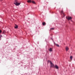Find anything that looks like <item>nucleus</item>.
Returning a JSON list of instances; mask_svg holds the SVG:
<instances>
[{"label": "nucleus", "mask_w": 75, "mask_h": 75, "mask_svg": "<svg viewBox=\"0 0 75 75\" xmlns=\"http://www.w3.org/2000/svg\"><path fill=\"white\" fill-rule=\"evenodd\" d=\"M18 2L17 0H16L15 1V2L14 3V4L16 6H19V5L20 4V3H18Z\"/></svg>", "instance_id": "f257e3e1"}, {"label": "nucleus", "mask_w": 75, "mask_h": 75, "mask_svg": "<svg viewBox=\"0 0 75 75\" xmlns=\"http://www.w3.org/2000/svg\"><path fill=\"white\" fill-rule=\"evenodd\" d=\"M66 18H67L68 20H70L72 19V17L68 16L67 17H66Z\"/></svg>", "instance_id": "f03ea898"}, {"label": "nucleus", "mask_w": 75, "mask_h": 75, "mask_svg": "<svg viewBox=\"0 0 75 75\" xmlns=\"http://www.w3.org/2000/svg\"><path fill=\"white\" fill-rule=\"evenodd\" d=\"M50 65H51V66L50 67L51 68H54V64L52 63H51L50 64Z\"/></svg>", "instance_id": "7ed1b4c3"}, {"label": "nucleus", "mask_w": 75, "mask_h": 75, "mask_svg": "<svg viewBox=\"0 0 75 75\" xmlns=\"http://www.w3.org/2000/svg\"><path fill=\"white\" fill-rule=\"evenodd\" d=\"M54 68H56V69H58L59 68V67H58V66L57 65V64H55V66L54 67Z\"/></svg>", "instance_id": "20e7f679"}, {"label": "nucleus", "mask_w": 75, "mask_h": 75, "mask_svg": "<svg viewBox=\"0 0 75 75\" xmlns=\"http://www.w3.org/2000/svg\"><path fill=\"white\" fill-rule=\"evenodd\" d=\"M61 13L62 14H63V17H64V16H65V15L64 14V11H61Z\"/></svg>", "instance_id": "39448f33"}, {"label": "nucleus", "mask_w": 75, "mask_h": 75, "mask_svg": "<svg viewBox=\"0 0 75 75\" xmlns=\"http://www.w3.org/2000/svg\"><path fill=\"white\" fill-rule=\"evenodd\" d=\"M49 51L50 52H52V48L50 47L49 49Z\"/></svg>", "instance_id": "423d86ee"}, {"label": "nucleus", "mask_w": 75, "mask_h": 75, "mask_svg": "<svg viewBox=\"0 0 75 75\" xmlns=\"http://www.w3.org/2000/svg\"><path fill=\"white\" fill-rule=\"evenodd\" d=\"M54 44L56 45L57 47H59V45L58 44H57L55 43V42H54Z\"/></svg>", "instance_id": "0eeeda50"}, {"label": "nucleus", "mask_w": 75, "mask_h": 75, "mask_svg": "<svg viewBox=\"0 0 75 75\" xmlns=\"http://www.w3.org/2000/svg\"><path fill=\"white\" fill-rule=\"evenodd\" d=\"M28 3H31V0H28L27 1Z\"/></svg>", "instance_id": "6e6552de"}, {"label": "nucleus", "mask_w": 75, "mask_h": 75, "mask_svg": "<svg viewBox=\"0 0 75 75\" xmlns=\"http://www.w3.org/2000/svg\"><path fill=\"white\" fill-rule=\"evenodd\" d=\"M66 51H68V50H69V48H68V47H66Z\"/></svg>", "instance_id": "1a4fd4ad"}, {"label": "nucleus", "mask_w": 75, "mask_h": 75, "mask_svg": "<svg viewBox=\"0 0 75 75\" xmlns=\"http://www.w3.org/2000/svg\"><path fill=\"white\" fill-rule=\"evenodd\" d=\"M48 63H50V64H51V63H52V62H51L50 61V60H48Z\"/></svg>", "instance_id": "9d476101"}, {"label": "nucleus", "mask_w": 75, "mask_h": 75, "mask_svg": "<svg viewBox=\"0 0 75 75\" xmlns=\"http://www.w3.org/2000/svg\"><path fill=\"white\" fill-rule=\"evenodd\" d=\"M46 24V23H45V22H43L42 23V25H45Z\"/></svg>", "instance_id": "9b49d317"}, {"label": "nucleus", "mask_w": 75, "mask_h": 75, "mask_svg": "<svg viewBox=\"0 0 75 75\" xmlns=\"http://www.w3.org/2000/svg\"><path fill=\"white\" fill-rule=\"evenodd\" d=\"M14 27L15 28H18V26L17 25H16V26Z\"/></svg>", "instance_id": "f8f14e48"}, {"label": "nucleus", "mask_w": 75, "mask_h": 75, "mask_svg": "<svg viewBox=\"0 0 75 75\" xmlns=\"http://www.w3.org/2000/svg\"><path fill=\"white\" fill-rule=\"evenodd\" d=\"M32 2L34 4H35V2L34 1H33Z\"/></svg>", "instance_id": "ddd939ff"}, {"label": "nucleus", "mask_w": 75, "mask_h": 75, "mask_svg": "<svg viewBox=\"0 0 75 75\" xmlns=\"http://www.w3.org/2000/svg\"><path fill=\"white\" fill-rule=\"evenodd\" d=\"M70 59H71L72 60V56H71L70 57Z\"/></svg>", "instance_id": "4468645a"}, {"label": "nucleus", "mask_w": 75, "mask_h": 75, "mask_svg": "<svg viewBox=\"0 0 75 75\" xmlns=\"http://www.w3.org/2000/svg\"><path fill=\"white\" fill-rule=\"evenodd\" d=\"M6 33V31L5 30H4L3 31V34H4Z\"/></svg>", "instance_id": "2eb2a0df"}, {"label": "nucleus", "mask_w": 75, "mask_h": 75, "mask_svg": "<svg viewBox=\"0 0 75 75\" xmlns=\"http://www.w3.org/2000/svg\"><path fill=\"white\" fill-rule=\"evenodd\" d=\"M51 30H54V28H52L51 29Z\"/></svg>", "instance_id": "dca6fc26"}, {"label": "nucleus", "mask_w": 75, "mask_h": 75, "mask_svg": "<svg viewBox=\"0 0 75 75\" xmlns=\"http://www.w3.org/2000/svg\"><path fill=\"white\" fill-rule=\"evenodd\" d=\"M1 33V30H0V34Z\"/></svg>", "instance_id": "f3484780"}, {"label": "nucleus", "mask_w": 75, "mask_h": 75, "mask_svg": "<svg viewBox=\"0 0 75 75\" xmlns=\"http://www.w3.org/2000/svg\"><path fill=\"white\" fill-rule=\"evenodd\" d=\"M1 37H2V36H1V35L0 36V38H1Z\"/></svg>", "instance_id": "a211bd4d"}]
</instances>
